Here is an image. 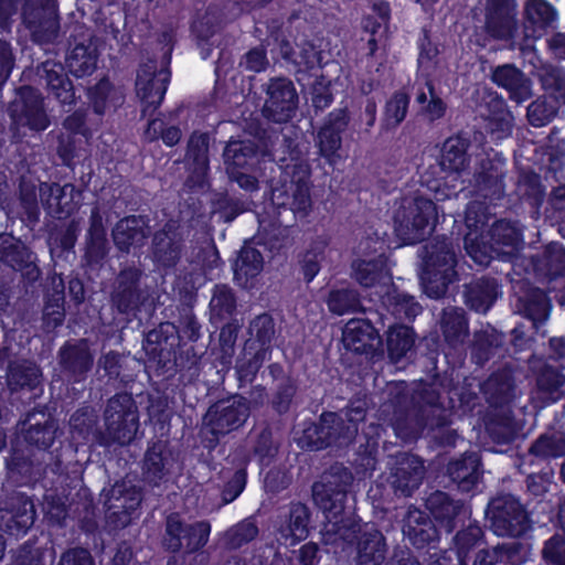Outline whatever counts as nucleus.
I'll use <instances>...</instances> for the list:
<instances>
[{"label": "nucleus", "instance_id": "obj_20", "mask_svg": "<svg viewBox=\"0 0 565 565\" xmlns=\"http://www.w3.org/2000/svg\"><path fill=\"white\" fill-rule=\"evenodd\" d=\"M342 342L348 350L361 353L374 349L381 340L369 321L352 319L343 329Z\"/></svg>", "mask_w": 565, "mask_h": 565}, {"label": "nucleus", "instance_id": "obj_63", "mask_svg": "<svg viewBox=\"0 0 565 565\" xmlns=\"http://www.w3.org/2000/svg\"><path fill=\"white\" fill-rule=\"evenodd\" d=\"M543 555L552 563L561 562L565 557V542L557 536L552 537L546 542Z\"/></svg>", "mask_w": 565, "mask_h": 565}, {"label": "nucleus", "instance_id": "obj_56", "mask_svg": "<svg viewBox=\"0 0 565 565\" xmlns=\"http://www.w3.org/2000/svg\"><path fill=\"white\" fill-rule=\"evenodd\" d=\"M249 331L252 338L247 341H255L262 347H269L268 344L274 334L273 321L266 315L259 316L250 323Z\"/></svg>", "mask_w": 565, "mask_h": 565}, {"label": "nucleus", "instance_id": "obj_30", "mask_svg": "<svg viewBox=\"0 0 565 565\" xmlns=\"http://www.w3.org/2000/svg\"><path fill=\"white\" fill-rule=\"evenodd\" d=\"M269 347H262L255 341H246L242 358L237 362V372L241 379L250 381L263 363L269 359Z\"/></svg>", "mask_w": 565, "mask_h": 565}, {"label": "nucleus", "instance_id": "obj_46", "mask_svg": "<svg viewBox=\"0 0 565 565\" xmlns=\"http://www.w3.org/2000/svg\"><path fill=\"white\" fill-rule=\"evenodd\" d=\"M427 505L430 509L435 519L450 522L456 518L462 510V504L452 501L446 493L436 492L431 494L427 501Z\"/></svg>", "mask_w": 565, "mask_h": 565}, {"label": "nucleus", "instance_id": "obj_2", "mask_svg": "<svg viewBox=\"0 0 565 565\" xmlns=\"http://www.w3.org/2000/svg\"><path fill=\"white\" fill-rule=\"evenodd\" d=\"M348 425L344 427V418L334 413L323 414L320 425H310L299 439L302 447L321 449L331 445L344 446L352 441L358 433V423L364 419L362 406L351 407L344 414Z\"/></svg>", "mask_w": 565, "mask_h": 565}, {"label": "nucleus", "instance_id": "obj_40", "mask_svg": "<svg viewBox=\"0 0 565 565\" xmlns=\"http://www.w3.org/2000/svg\"><path fill=\"white\" fill-rule=\"evenodd\" d=\"M106 250L107 239L103 220L98 210L94 209L90 214L86 254L89 260L96 262L106 254Z\"/></svg>", "mask_w": 565, "mask_h": 565}, {"label": "nucleus", "instance_id": "obj_35", "mask_svg": "<svg viewBox=\"0 0 565 565\" xmlns=\"http://www.w3.org/2000/svg\"><path fill=\"white\" fill-rule=\"evenodd\" d=\"M224 160L227 173L232 169L249 170L257 162L253 146L246 141H230L224 150Z\"/></svg>", "mask_w": 565, "mask_h": 565}, {"label": "nucleus", "instance_id": "obj_48", "mask_svg": "<svg viewBox=\"0 0 565 565\" xmlns=\"http://www.w3.org/2000/svg\"><path fill=\"white\" fill-rule=\"evenodd\" d=\"M61 361L74 372H84L92 365V355L85 343L65 347L61 351Z\"/></svg>", "mask_w": 565, "mask_h": 565}, {"label": "nucleus", "instance_id": "obj_45", "mask_svg": "<svg viewBox=\"0 0 565 565\" xmlns=\"http://www.w3.org/2000/svg\"><path fill=\"white\" fill-rule=\"evenodd\" d=\"M409 98L403 92L394 93L386 102L383 122L386 128L397 127L406 117Z\"/></svg>", "mask_w": 565, "mask_h": 565}, {"label": "nucleus", "instance_id": "obj_58", "mask_svg": "<svg viewBox=\"0 0 565 565\" xmlns=\"http://www.w3.org/2000/svg\"><path fill=\"white\" fill-rule=\"evenodd\" d=\"M356 305V296L350 290L332 291L328 298L329 309L337 313L343 315Z\"/></svg>", "mask_w": 565, "mask_h": 565}, {"label": "nucleus", "instance_id": "obj_38", "mask_svg": "<svg viewBox=\"0 0 565 565\" xmlns=\"http://www.w3.org/2000/svg\"><path fill=\"white\" fill-rule=\"evenodd\" d=\"M491 134L501 139L511 132L513 116L507 109L502 99L492 98L489 103L488 114L484 115Z\"/></svg>", "mask_w": 565, "mask_h": 565}, {"label": "nucleus", "instance_id": "obj_11", "mask_svg": "<svg viewBox=\"0 0 565 565\" xmlns=\"http://www.w3.org/2000/svg\"><path fill=\"white\" fill-rule=\"evenodd\" d=\"M491 526L500 536H520L529 527L522 505L510 495L494 499L490 504Z\"/></svg>", "mask_w": 565, "mask_h": 565}, {"label": "nucleus", "instance_id": "obj_32", "mask_svg": "<svg viewBox=\"0 0 565 565\" xmlns=\"http://www.w3.org/2000/svg\"><path fill=\"white\" fill-rule=\"evenodd\" d=\"M385 558V543L377 530L365 532L359 542L358 561L360 565H381Z\"/></svg>", "mask_w": 565, "mask_h": 565}, {"label": "nucleus", "instance_id": "obj_12", "mask_svg": "<svg viewBox=\"0 0 565 565\" xmlns=\"http://www.w3.org/2000/svg\"><path fill=\"white\" fill-rule=\"evenodd\" d=\"M169 81V71L159 68L153 61H148L139 67L136 78V94L143 106V113L160 106Z\"/></svg>", "mask_w": 565, "mask_h": 565}, {"label": "nucleus", "instance_id": "obj_49", "mask_svg": "<svg viewBox=\"0 0 565 565\" xmlns=\"http://www.w3.org/2000/svg\"><path fill=\"white\" fill-rule=\"evenodd\" d=\"M153 242L157 262L163 266L174 264L179 257V245L167 233H158Z\"/></svg>", "mask_w": 565, "mask_h": 565}, {"label": "nucleus", "instance_id": "obj_18", "mask_svg": "<svg viewBox=\"0 0 565 565\" xmlns=\"http://www.w3.org/2000/svg\"><path fill=\"white\" fill-rule=\"evenodd\" d=\"M111 499L108 510H111L109 518H115L117 526L129 524L131 514L140 504L141 495L137 488L128 484L126 481L116 483L110 490Z\"/></svg>", "mask_w": 565, "mask_h": 565}, {"label": "nucleus", "instance_id": "obj_28", "mask_svg": "<svg viewBox=\"0 0 565 565\" xmlns=\"http://www.w3.org/2000/svg\"><path fill=\"white\" fill-rule=\"evenodd\" d=\"M97 52L95 44L88 43L76 44L70 52L66 64L72 74L77 77L86 76L96 68Z\"/></svg>", "mask_w": 565, "mask_h": 565}, {"label": "nucleus", "instance_id": "obj_54", "mask_svg": "<svg viewBox=\"0 0 565 565\" xmlns=\"http://www.w3.org/2000/svg\"><path fill=\"white\" fill-rule=\"evenodd\" d=\"M210 307L218 318H225L231 315L235 308V299L231 289L225 286L216 287L210 301Z\"/></svg>", "mask_w": 565, "mask_h": 565}, {"label": "nucleus", "instance_id": "obj_1", "mask_svg": "<svg viewBox=\"0 0 565 565\" xmlns=\"http://www.w3.org/2000/svg\"><path fill=\"white\" fill-rule=\"evenodd\" d=\"M480 205L471 203L466 212V225L468 233L465 236V248L475 263L487 266L494 254L502 257L513 256L521 245V233L511 223L499 221L489 232L490 243H486L484 235L480 232L483 222L477 218Z\"/></svg>", "mask_w": 565, "mask_h": 565}, {"label": "nucleus", "instance_id": "obj_53", "mask_svg": "<svg viewBox=\"0 0 565 565\" xmlns=\"http://www.w3.org/2000/svg\"><path fill=\"white\" fill-rule=\"evenodd\" d=\"M541 81L544 89L555 99L565 103V73L558 68H546L541 74Z\"/></svg>", "mask_w": 565, "mask_h": 565}, {"label": "nucleus", "instance_id": "obj_13", "mask_svg": "<svg viewBox=\"0 0 565 565\" xmlns=\"http://www.w3.org/2000/svg\"><path fill=\"white\" fill-rule=\"evenodd\" d=\"M211 532L209 522H196L184 527L178 514H171L167 519L166 536L163 543L170 551H179L185 541V547L194 552L203 547Z\"/></svg>", "mask_w": 565, "mask_h": 565}, {"label": "nucleus", "instance_id": "obj_60", "mask_svg": "<svg viewBox=\"0 0 565 565\" xmlns=\"http://www.w3.org/2000/svg\"><path fill=\"white\" fill-rule=\"evenodd\" d=\"M511 546H500L492 550L480 551L473 565H500L505 558H510Z\"/></svg>", "mask_w": 565, "mask_h": 565}, {"label": "nucleus", "instance_id": "obj_23", "mask_svg": "<svg viewBox=\"0 0 565 565\" xmlns=\"http://www.w3.org/2000/svg\"><path fill=\"white\" fill-rule=\"evenodd\" d=\"M40 76L61 104L70 105L74 103L75 94L72 83L65 76L61 64L50 61L44 62L40 70Z\"/></svg>", "mask_w": 565, "mask_h": 565}, {"label": "nucleus", "instance_id": "obj_9", "mask_svg": "<svg viewBox=\"0 0 565 565\" xmlns=\"http://www.w3.org/2000/svg\"><path fill=\"white\" fill-rule=\"evenodd\" d=\"M352 473L342 467L332 468L312 487L316 504L326 513L337 515L342 511L345 492L352 483Z\"/></svg>", "mask_w": 565, "mask_h": 565}, {"label": "nucleus", "instance_id": "obj_37", "mask_svg": "<svg viewBox=\"0 0 565 565\" xmlns=\"http://www.w3.org/2000/svg\"><path fill=\"white\" fill-rule=\"evenodd\" d=\"M404 534L416 546L422 547L435 537L431 523L418 511H411L403 527Z\"/></svg>", "mask_w": 565, "mask_h": 565}, {"label": "nucleus", "instance_id": "obj_51", "mask_svg": "<svg viewBox=\"0 0 565 565\" xmlns=\"http://www.w3.org/2000/svg\"><path fill=\"white\" fill-rule=\"evenodd\" d=\"M362 29L369 35L366 40L367 55L374 56L380 45H383L387 25H383L373 17L366 15L362 20Z\"/></svg>", "mask_w": 565, "mask_h": 565}, {"label": "nucleus", "instance_id": "obj_15", "mask_svg": "<svg viewBox=\"0 0 565 565\" xmlns=\"http://www.w3.org/2000/svg\"><path fill=\"white\" fill-rule=\"evenodd\" d=\"M513 0H486V29L497 39H509L516 28Z\"/></svg>", "mask_w": 565, "mask_h": 565}, {"label": "nucleus", "instance_id": "obj_5", "mask_svg": "<svg viewBox=\"0 0 565 565\" xmlns=\"http://www.w3.org/2000/svg\"><path fill=\"white\" fill-rule=\"evenodd\" d=\"M466 151L467 142L459 137L449 138L444 142L439 166L445 173L443 177L445 182L441 184L436 181L428 185L435 193L436 200L449 199L455 193L460 174L467 167Z\"/></svg>", "mask_w": 565, "mask_h": 565}, {"label": "nucleus", "instance_id": "obj_17", "mask_svg": "<svg viewBox=\"0 0 565 565\" xmlns=\"http://www.w3.org/2000/svg\"><path fill=\"white\" fill-rule=\"evenodd\" d=\"M424 477L423 461L413 455H401L392 468L390 481L394 489L408 495L418 488Z\"/></svg>", "mask_w": 565, "mask_h": 565}, {"label": "nucleus", "instance_id": "obj_26", "mask_svg": "<svg viewBox=\"0 0 565 565\" xmlns=\"http://www.w3.org/2000/svg\"><path fill=\"white\" fill-rule=\"evenodd\" d=\"M209 138L204 134H193L188 146V160L195 184H202L209 168Z\"/></svg>", "mask_w": 565, "mask_h": 565}, {"label": "nucleus", "instance_id": "obj_57", "mask_svg": "<svg viewBox=\"0 0 565 565\" xmlns=\"http://www.w3.org/2000/svg\"><path fill=\"white\" fill-rule=\"evenodd\" d=\"M55 438V426L51 422H45L43 426L36 424L31 427L25 435V439L41 448L50 447Z\"/></svg>", "mask_w": 565, "mask_h": 565}, {"label": "nucleus", "instance_id": "obj_25", "mask_svg": "<svg viewBox=\"0 0 565 565\" xmlns=\"http://www.w3.org/2000/svg\"><path fill=\"white\" fill-rule=\"evenodd\" d=\"M353 273L356 281L364 287H387L391 275L386 267V260L380 256L373 260L359 259L353 263Z\"/></svg>", "mask_w": 565, "mask_h": 565}, {"label": "nucleus", "instance_id": "obj_47", "mask_svg": "<svg viewBox=\"0 0 565 565\" xmlns=\"http://www.w3.org/2000/svg\"><path fill=\"white\" fill-rule=\"evenodd\" d=\"M531 451L546 458L564 456L565 435L557 431L543 435L532 445Z\"/></svg>", "mask_w": 565, "mask_h": 565}, {"label": "nucleus", "instance_id": "obj_55", "mask_svg": "<svg viewBox=\"0 0 565 565\" xmlns=\"http://www.w3.org/2000/svg\"><path fill=\"white\" fill-rule=\"evenodd\" d=\"M285 46H289L288 41H282L280 43V47H279L280 53L285 60L294 63L295 65H297L299 67H305V68H310L315 65V63L317 61V53L312 45L307 44L306 46H303L301 49L297 46L296 55L290 54L288 51H285L284 50Z\"/></svg>", "mask_w": 565, "mask_h": 565}, {"label": "nucleus", "instance_id": "obj_31", "mask_svg": "<svg viewBox=\"0 0 565 565\" xmlns=\"http://www.w3.org/2000/svg\"><path fill=\"white\" fill-rule=\"evenodd\" d=\"M524 13L527 25L539 35L546 28L552 26L557 19L556 10L545 0H527Z\"/></svg>", "mask_w": 565, "mask_h": 565}, {"label": "nucleus", "instance_id": "obj_14", "mask_svg": "<svg viewBox=\"0 0 565 565\" xmlns=\"http://www.w3.org/2000/svg\"><path fill=\"white\" fill-rule=\"evenodd\" d=\"M267 99L264 115L276 122L287 121L297 107V93L294 84L287 78L270 81L267 87Z\"/></svg>", "mask_w": 565, "mask_h": 565}, {"label": "nucleus", "instance_id": "obj_41", "mask_svg": "<svg viewBox=\"0 0 565 565\" xmlns=\"http://www.w3.org/2000/svg\"><path fill=\"white\" fill-rule=\"evenodd\" d=\"M443 332L450 345L461 343L467 337V322L462 310L449 308L443 316Z\"/></svg>", "mask_w": 565, "mask_h": 565}, {"label": "nucleus", "instance_id": "obj_3", "mask_svg": "<svg viewBox=\"0 0 565 565\" xmlns=\"http://www.w3.org/2000/svg\"><path fill=\"white\" fill-rule=\"evenodd\" d=\"M436 222V205L419 195L404 198L394 214L395 232L405 244L423 239L433 231Z\"/></svg>", "mask_w": 565, "mask_h": 565}, {"label": "nucleus", "instance_id": "obj_8", "mask_svg": "<svg viewBox=\"0 0 565 565\" xmlns=\"http://www.w3.org/2000/svg\"><path fill=\"white\" fill-rule=\"evenodd\" d=\"M109 436L120 444L129 443L138 430V411L130 395L121 394L109 399L105 411Z\"/></svg>", "mask_w": 565, "mask_h": 565}, {"label": "nucleus", "instance_id": "obj_22", "mask_svg": "<svg viewBox=\"0 0 565 565\" xmlns=\"http://www.w3.org/2000/svg\"><path fill=\"white\" fill-rule=\"evenodd\" d=\"M492 79L507 89L510 98L516 103H522L532 95L530 81L511 65L497 67L492 74Z\"/></svg>", "mask_w": 565, "mask_h": 565}, {"label": "nucleus", "instance_id": "obj_36", "mask_svg": "<svg viewBox=\"0 0 565 565\" xmlns=\"http://www.w3.org/2000/svg\"><path fill=\"white\" fill-rule=\"evenodd\" d=\"M498 296V285L494 280L483 279L472 284L466 294L467 303L478 312H486Z\"/></svg>", "mask_w": 565, "mask_h": 565}, {"label": "nucleus", "instance_id": "obj_27", "mask_svg": "<svg viewBox=\"0 0 565 565\" xmlns=\"http://www.w3.org/2000/svg\"><path fill=\"white\" fill-rule=\"evenodd\" d=\"M263 270V257L260 253L252 247L245 246L241 249L234 264V277L244 288L249 286L250 279Z\"/></svg>", "mask_w": 565, "mask_h": 565}, {"label": "nucleus", "instance_id": "obj_61", "mask_svg": "<svg viewBox=\"0 0 565 565\" xmlns=\"http://www.w3.org/2000/svg\"><path fill=\"white\" fill-rule=\"evenodd\" d=\"M246 482V473L244 470H238L234 473L232 480L227 483L224 492L223 500L225 503H230L235 500L243 491Z\"/></svg>", "mask_w": 565, "mask_h": 565}, {"label": "nucleus", "instance_id": "obj_29", "mask_svg": "<svg viewBox=\"0 0 565 565\" xmlns=\"http://www.w3.org/2000/svg\"><path fill=\"white\" fill-rule=\"evenodd\" d=\"M89 99L95 114L102 116L114 111L122 103V94L103 79L89 90Z\"/></svg>", "mask_w": 565, "mask_h": 565}, {"label": "nucleus", "instance_id": "obj_50", "mask_svg": "<svg viewBox=\"0 0 565 565\" xmlns=\"http://www.w3.org/2000/svg\"><path fill=\"white\" fill-rule=\"evenodd\" d=\"M341 132L332 129V127H322L318 132V147L321 156L329 162H334L338 157V150L341 147Z\"/></svg>", "mask_w": 565, "mask_h": 565}, {"label": "nucleus", "instance_id": "obj_6", "mask_svg": "<svg viewBox=\"0 0 565 565\" xmlns=\"http://www.w3.org/2000/svg\"><path fill=\"white\" fill-rule=\"evenodd\" d=\"M9 114L17 130L28 128L32 131H43L50 126L42 95L29 86L17 92L10 104Z\"/></svg>", "mask_w": 565, "mask_h": 565}, {"label": "nucleus", "instance_id": "obj_10", "mask_svg": "<svg viewBox=\"0 0 565 565\" xmlns=\"http://www.w3.org/2000/svg\"><path fill=\"white\" fill-rule=\"evenodd\" d=\"M249 415L244 397H233L212 405L203 418L204 428L214 436L225 435L239 428Z\"/></svg>", "mask_w": 565, "mask_h": 565}, {"label": "nucleus", "instance_id": "obj_34", "mask_svg": "<svg viewBox=\"0 0 565 565\" xmlns=\"http://www.w3.org/2000/svg\"><path fill=\"white\" fill-rule=\"evenodd\" d=\"M448 472L461 490H471L479 479L478 456L468 455L460 460L451 462L448 467Z\"/></svg>", "mask_w": 565, "mask_h": 565}, {"label": "nucleus", "instance_id": "obj_42", "mask_svg": "<svg viewBox=\"0 0 565 565\" xmlns=\"http://www.w3.org/2000/svg\"><path fill=\"white\" fill-rule=\"evenodd\" d=\"M414 335L412 330L405 326L390 328L387 332V350L392 360L398 361L413 347Z\"/></svg>", "mask_w": 565, "mask_h": 565}, {"label": "nucleus", "instance_id": "obj_62", "mask_svg": "<svg viewBox=\"0 0 565 565\" xmlns=\"http://www.w3.org/2000/svg\"><path fill=\"white\" fill-rule=\"evenodd\" d=\"M422 114L430 121L441 118L446 111V105L435 93H430L429 102L420 107Z\"/></svg>", "mask_w": 565, "mask_h": 565}, {"label": "nucleus", "instance_id": "obj_19", "mask_svg": "<svg viewBox=\"0 0 565 565\" xmlns=\"http://www.w3.org/2000/svg\"><path fill=\"white\" fill-rule=\"evenodd\" d=\"M79 193L72 184H49L43 183L40 186V198L47 212L54 216L61 217L63 214H70L76 206V199Z\"/></svg>", "mask_w": 565, "mask_h": 565}, {"label": "nucleus", "instance_id": "obj_52", "mask_svg": "<svg viewBox=\"0 0 565 565\" xmlns=\"http://www.w3.org/2000/svg\"><path fill=\"white\" fill-rule=\"evenodd\" d=\"M557 107L554 100L537 99L527 108V118L533 126L541 127L548 124L556 115Z\"/></svg>", "mask_w": 565, "mask_h": 565}, {"label": "nucleus", "instance_id": "obj_4", "mask_svg": "<svg viewBox=\"0 0 565 565\" xmlns=\"http://www.w3.org/2000/svg\"><path fill=\"white\" fill-rule=\"evenodd\" d=\"M455 249L450 243L441 241L427 248L422 282L428 297L439 298L446 292L455 277Z\"/></svg>", "mask_w": 565, "mask_h": 565}, {"label": "nucleus", "instance_id": "obj_21", "mask_svg": "<svg viewBox=\"0 0 565 565\" xmlns=\"http://www.w3.org/2000/svg\"><path fill=\"white\" fill-rule=\"evenodd\" d=\"M308 521V509L301 503L292 504L288 514L281 519L278 525L279 540L286 545H295L306 539Z\"/></svg>", "mask_w": 565, "mask_h": 565}, {"label": "nucleus", "instance_id": "obj_43", "mask_svg": "<svg viewBox=\"0 0 565 565\" xmlns=\"http://www.w3.org/2000/svg\"><path fill=\"white\" fill-rule=\"evenodd\" d=\"M139 274L136 269L121 271L118 277V286L113 296L114 302L120 311H126L135 299V285Z\"/></svg>", "mask_w": 565, "mask_h": 565}, {"label": "nucleus", "instance_id": "obj_44", "mask_svg": "<svg viewBox=\"0 0 565 565\" xmlns=\"http://www.w3.org/2000/svg\"><path fill=\"white\" fill-rule=\"evenodd\" d=\"M41 372L32 362L13 364L8 374L9 385L15 390L18 387H34L40 382Z\"/></svg>", "mask_w": 565, "mask_h": 565}, {"label": "nucleus", "instance_id": "obj_33", "mask_svg": "<svg viewBox=\"0 0 565 565\" xmlns=\"http://www.w3.org/2000/svg\"><path fill=\"white\" fill-rule=\"evenodd\" d=\"M24 20L30 26H43L45 30L55 31V9L52 0H25Z\"/></svg>", "mask_w": 565, "mask_h": 565}, {"label": "nucleus", "instance_id": "obj_59", "mask_svg": "<svg viewBox=\"0 0 565 565\" xmlns=\"http://www.w3.org/2000/svg\"><path fill=\"white\" fill-rule=\"evenodd\" d=\"M257 533L258 530L256 525L252 521L245 520L228 532L231 545L237 547L243 543L249 542Z\"/></svg>", "mask_w": 565, "mask_h": 565}, {"label": "nucleus", "instance_id": "obj_39", "mask_svg": "<svg viewBox=\"0 0 565 565\" xmlns=\"http://www.w3.org/2000/svg\"><path fill=\"white\" fill-rule=\"evenodd\" d=\"M169 454L161 441L153 444L146 454L145 473L150 482L157 483L163 478L169 466Z\"/></svg>", "mask_w": 565, "mask_h": 565}, {"label": "nucleus", "instance_id": "obj_7", "mask_svg": "<svg viewBox=\"0 0 565 565\" xmlns=\"http://www.w3.org/2000/svg\"><path fill=\"white\" fill-rule=\"evenodd\" d=\"M284 173L290 178V184L287 192H290V202L284 198V191L275 189L273 191V201L277 205L289 204L291 211L303 217L311 209V196L309 186L310 168L302 159H291L290 163L284 167Z\"/></svg>", "mask_w": 565, "mask_h": 565}, {"label": "nucleus", "instance_id": "obj_16", "mask_svg": "<svg viewBox=\"0 0 565 565\" xmlns=\"http://www.w3.org/2000/svg\"><path fill=\"white\" fill-rule=\"evenodd\" d=\"M0 260L21 271L30 280L39 277L34 256L24 244L11 235H0Z\"/></svg>", "mask_w": 565, "mask_h": 565}, {"label": "nucleus", "instance_id": "obj_64", "mask_svg": "<svg viewBox=\"0 0 565 565\" xmlns=\"http://www.w3.org/2000/svg\"><path fill=\"white\" fill-rule=\"evenodd\" d=\"M60 565H94V563L88 551L75 548L62 555Z\"/></svg>", "mask_w": 565, "mask_h": 565}, {"label": "nucleus", "instance_id": "obj_24", "mask_svg": "<svg viewBox=\"0 0 565 565\" xmlns=\"http://www.w3.org/2000/svg\"><path fill=\"white\" fill-rule=\"evenodd\" d=\"M148 234L146 222L139 216L122 218L113 230L114 242L121 250H129L130 247L140 245Z\"/></svg>", "mask_w": 565, "mask_h": 565}]
</instances>
